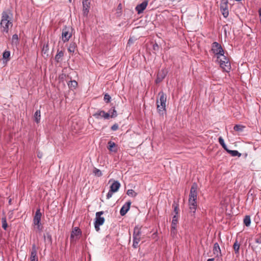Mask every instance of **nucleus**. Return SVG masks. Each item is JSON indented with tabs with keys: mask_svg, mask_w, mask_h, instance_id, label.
<instances>
[{
	"mask_svg": "<svg viewBox=\"0 0 261 261\" xmlns=\"http://www.w3.org/2000/svg\"><path fill=\"white\" fill-rule=\"evenodd\" d=\"M189 197L188 218L193 220L195 218L196 212V182L193 184Z\"/></svg>",
	"mask_w": 261,
	"mask_h": 261,
	"instance_id": "nucleus-1",
	"label": "nucleus"
},
{
	"mask_svg": "<svg viewBox=\"0 0 261 261\" xmlns=\"http://www.w3.org/2000/svg\"><path fill=\"white\" fill-rule=\"evenodd\" d=\"M13 14L9 10L4 11L2 14V18L0 25L2 28V32L8 34L9 31V27L13 25Z\"/></svg>",
	"mask_w": 261,
	"mask_h": 261,
	"instance_id": "nucleus-2",
	"label": "nucleus"
},
{
	"mask_svg": "<svg viewBox=\"0 0 261 261\" xmlns=\"http://www.w3.org/2000/svg\"><path fill=\"white\" fill-rule=\"evenodd\" d=\"M159 99H156L157 111L160 116H164L166 114V102L167 96L163 91H161L158 93Z\"/></svg>",
	"mask_w": 261,
	"mask_h": 261,
	"instance_id": "nucleus-3",
	"label": "nucleus"
},
{
	"mask_svg": "<svg viewBox=\"0 0 261 261\" xmlns=\"http://www.w3.org/2000/svg\"><path fill=\"white\" fill-rule=\"evenodd\" d=\"M104 214L103 211H100L96 213L95 221L94 223V227L96 231H99L100 230V226L103 224L105 221L104 217H101Z\"/></svg>",
	"mask_w": 261,
	"mask_h": 261,
	"instance_id": "nucleus-4",
	"label": "nucleus"
},
{
	"mask_svg": "<svg viewBox=\"0 0 261 261\" xmlns=\"http://www.w3.org/2000/svg\"><path fill=\"white\" fill-rule=\"evenodd\" d=\"M73 29L70 26L65 25L62 31V38L65 43L69 41L72 36Z\"/></svg>",
	"mask_w": 261,
	"mask_h": 261,
	"instance_id": "nucleus-5",
	"label": "nucleus"
},
{
	"mask_svg": "<svg viewBox=\"0 0 261 261\" xmlns=\"http://www.w3.org/2000/svg\"><path fill=\"white\" fill-rule=\"evenodd\" d=\"M211 50L213 53L217 56L218 60L224 54L222 46L217 42H214L212 43Z\"/></svg>",
	"mask_w": 261,
	"mask_h": 261,
	"instance_id": "nucleus-6",
	"label": "nucleus"
},
{
	"mask_svg": "<svg viewBox=\"0 0 261 261\" xmlns=\"http://www.w3.org/2000/svg\"><path fill=\"white\" fill-rule=\"evenodd\" d=\"M222 59H220L219 63L220 67L226 72H228L231 69L230 63L229 59L224 55L221 56Z\"/></svg>",
	"mask_w": 261,
	"mask_h": 261,
	"instance_id": "nucleus-7",
	"label": "nucleus"
},
{
	"mask_svg": "<svg viewBox=\"0 0 261 261\" xmlns=\"http://www.w3.org/2000/svg\"><path fill=\"white\" fill-rule=\"evenodd\" d=\"M227 0H221L220 9L224 17L227 18L229 15Z\"/></svg>",
	"mask_w": 261,
	"mask_h": 261,
	"instance_id": "nucleus-8",
	"label": "nucleus"
},
{
	"mask_svg": "<svg viewBox=\"0 0 261 261\" xmlns=\"http://www.w3.org/2000/svg\"><path fill=\"white\" fill-rule=\"evenodd\" d=\"M168 71L166 68H164L161 70H159L157 74L156 79L155 80V84H158L162 82L168 74Z\"/></svg>",
	"mask_w": 261,
	"mask_h": 261,
	"instance_id": "nucleus-9",
	"label": "nucleus"
},
{
	"mask_svg": "<svg viewBox=\"0 0 261 261\" xmlns=\"http://www.w3.org/2000/svg\"><path fill=\"white\" fill-rule=\"evenodd\" d=\"M179 216H174L172 218V220L171 225V234L173 236L176 234L177 233V224L178 222Z\"/></svg>",
	"mask_w": 261,
	"mask_h": 261,
	"instance_id": "nucleus-10",
	"label": "nucleus"
},
{
	"mask_svg": "<svg viewBox=\"0 0 261 261\" xmlns=\"http://www.w3.org/2000/svg\"><path fill=\"white\" fill-rule=\"evenodd\" d=\"M148 0L144 1L142 3L138 5L136 8L135 10L137 12L138 14H140L143 12V11L146 9V7L148 5Z\"/></svg>",
	"mask_w": 261,
	"mask_h": 261,
	"instance_id": "nucleus-11",
	"label": "nucleus"
},
{
	"mask_svg": "<svg viewBox=\"0 0 261 261\" xmlns=\"http://www.w3.org/2000/svg\"><path fill=\"white\" fill-rule=\"evenodd\" d=\"M82 233V232L81 230L78 227H74L71 232L70 239L72 240L74 239V237H76V238L75 240H78L79 238L77 237L81 236Z\"/></svg>",
	"mask_w": 261,
	"mask_h": 261,
	"instance_id": "nucleus-12",
	"label": "nucleus"
},
{
	"mask_svg": "<svg viewBox=\"0 0 261 261\" xmlns=\"http://www.w3.org/2000/svg\"><path fill=\"white\" fill-rule=\"evenodd\" d=\"M131 203H132V202L130 201H127L121 207V208L120 210V214L121 216H124L127 213V212L129 211V210L130 208Z\"/></svg>",
	"mask_w": 261,
	"mask_h": 261,
	"instance_id": "nucleus-13",
	"label": "nucleus"
},
{
	"mask_svg": "<svg viewBox=\"0 0 261 261\" xmlns=\"http://www.w3.org/2000/svg\"><path fill=\"white\" fill-rule=\"evenodd\" d=\"M100 113H102V117L105 119H109L111 117L110 112H105L103 110H98L96 113H94L93 116L96 119L100 118Z\"/></svg>",
	"mask_w": 261,
	"mask_h": 261,
	"instance_id": "nucleus-14",
	"label": "nucleus"
},
{
	"mask_svg": "<svg viewBox=\"0 0 261 261\" xmlns=\"http://www.w3.org/2000/svg\"><path fill=\"white\" fill-rule=\"evenodd\" d=\"M42 217V213L40 212V208H38L36 211L35 216L33 218L34 224H38L39 222H41V218Z\"/></svg>",
	"mask_w": 261,
	"mask_h": 261,
	"instance_id": "nucleus-15",
	"label": "nucleus"
},
{
	"mask_svg": "<svg viewBox=\"0 0 261 261\" xmlns=\"http://www.w3.org/2000/svg\"><path fill=\"white\" fill-rule=\"evenodd\" d=\"M30 259L31 261L38 260V258L37 255V248L35 244L32 245Z\"/></svg>",
	"mask_w": 261,
	"mask_h": 261,
	"instance_id": "nucleus-16",
	"label": "nucleus"
},
{
	"mask_svg": "<svg viewBox=\"0 0 261 261\" xmlns=\"http://www.w3.org/2000/svg\"><path fill=\"white\" fill-rule=\"evenodd\" d=\"M120 187V182L116 180L114 181V182L110 186V190H111V191L115 193L118 191Z\"/></svg>",
	"mask_w": 261,
	"mask_h": 261,
	"instance_id": "nucleus-17",
	"label": "nucleus"
},
{
	"mask_svg": "<svg viewBox=\"0 0 261 261\" xmlns=\"http://www.w3.org/2000/svg\"><path fill=\"white\" fill-rule=\"evenodd\" d=\"M213 252L217 256H221V249L218 243H215L214 245Z\"/></svg>",
	"mask_w": 261,
	"mask_h": 261,
	"instance_id": "nucleus-18",
	"label": "nucleus"
},
{
	"mask_svg": "<svg viewBox=\"0 0 261 261\" xmlns=\"http://www.w3.org/2000/svg\"><path fill=\"white\" fill-rule=\"evenodd\" d=\"M70 79V81L67 83L68 86L70 90H74L77 88L78 83L75 80H71V77Z\"/></svg>",
	"mask_w": 261,
	"mask_h": 261,
	"instance_id": "nucleus-19",
	"label": "nucleus"
},
{
	"mask_svg": "<svg viewBox=\"0 0 261 261\" xmlns=\"http://www.w3.org/2000/svg\"><path fill=\"white\" fill-rule=\"evenodd\" d=\"M108 149L112 152H117V148L116 147V144L111 141H110L108 142Z\"/></svg>",
	"mask_w": 261,
	"mask_h": 261,
	"instance_id": "nucleus-20",
	"label": "nucleus"
},
{
	"mask_svg": "<svg viewBox=\"0 0 261 261\" xmlns=\"http://www.w3.org/2000/svg\"><path fill=\"white\" fill-rule=\"evenodd\" d=\"M11 44L12 46H15V47H17V46L19 45V41L17 34H15L12 36Z\"/></svg>",
	"mask_w": 261,
	"mask_h": 261,
	"instance_id": "nucleus-21",
	"label": "nucleus"
},
{
	"mask_svg": "<svg viewBox=\"0 0 261 261\" xmlns=\"http://www.w3.org/2000/svg\"><path fill=\"white\" fill-rule=\"evenodd\" d=\"M64 56V51L58 49L57 54L55 56V60L57 63H59L62 60V58Z\"/></svg>",
	"mask_w": 261,
	"mask_h": 261,
	"instance_id": "nucleus-22",
	"label": "nucleus"
},
{
	"mask_svg": "<svg viewBox=\"0 0 261 261\" xmlns=\"http://www.w3.org/2000/svg\"><path fill=\"white\" fill-rule=\"evenodd\" d=\"M142 226H136L134 228V232L133 234V236L139 237H141V229Z\"/></svg>",
	"mask_w": 261,
	"mask_h": 261,
	"instance_id": "nucleus-23",
	"label": "nucleus"
},
{
	"mask_svg": "<svg viewBox=\"0 0 261 261\" xmlns=\"http://www.w3.org/2000/svg\"><path fill=\"white\" fill-rule=\"evenodd\" d=\"M141 240V237L133 236V247L135 249H136L138 247V244Z\"/></svg>",
	"mask_w": 261,
	"mask_h": 261,
	"instance_id": "nucleus-24",
	"label": "nucleus"
},
{
	"mask_svg": "<svg viewBox=\"0 0 261 261\" xmlns=\"http://www.w3.org/2000/svg\"><path fill=\"white\" fill-rule=\"evenodd\" d=\"M226 151L227 153L230 154L232 156H238L239 157H240L242 155L241 153H240L238 150H230L228 148L227 150Z\"/></svg>",
	"mask_w": 261,
	"mask_h": 261,
	"instance_id": "nucleus-25",
	"label": "nucleus"
},
{
	"mask_svg": "<svg viewBox=\"0 0 261 261\" xmlns=\"http://www.w3.org/2000/svg\"><path fill=\"white\" fill-rule=\"evenodd\" d=\"M172 206L174 208V212L175 214L174 216H179V208L178 204L175 201H174Z\"/></svg>",
	"mask_w": 261,
	"mask_h": 261,
	"instance_id": "nucleus-26",
	"label": "nucleus"
},
{
	"mask_svg": "<svg viewBox=\"0 0 261 261\" xmlns=\"http://www.w3.org/2000/svg\"><path fill=\"white\" fill-rule=\"evenodd\" d=\"M77 47V45L75 42H72L70 43L69 46L68 48V51L69 53H73L75 51V48Z\"/></svg>",
	"mask_w": 261,
	"mask_h": 261,
	"instance_id": "nucleus-27",
	"label": "nucleus"
},
{
	"mask_svg": "<svg viewBox=\"0 0 261 261\" xmlns=\"http://www.w3.org/2000/svg\"><path fill=\"white\" fill-rule=\"evenodd\" d=\"M40 110H37L34 115V120L37 123H38L40 122L41 115H40Z\"/></svg>",
	"mask_w": 261,
	"mask_h": 261,
	"instance_id": "nucleus-28",
	"label": "nucleus"
},
{
	"mask_svg": "<svg viewBox=\"0 0 261 261\" xmlns=\"http://www.w3.org/2000/svg\"><path fill=\"white\" fill-rule=\"evenodd\" d=\"M3 59L6 60V62L10 60V51L8 50H5L3 54Z\"/></svg>",
	"mask_w": 261,
	"mask_h": 261,
	"instance_id": "nucleus-29",
	"label": "nucleus"
},
{
	"mask_svg": "<svg viewBox=\"0 0 261 261\" xmlns=\"http://www.w3.org/2000/svg\"><path fill=\"white\" fill-rule=\"evenodd\" d=\"M244 224L245 226L248 227L251 224V219L249 215H246L245 216L243 220Z\"/></svg>",
	"mask_w": 261,
	"mask_h": 261,
	"instance_id": "nucleus-30",
	"label": "nucleus"
},
{
	"mask_svg": "<svg viewBox=\"0 0 261 261\" xmlns=\"http://www.w3.org/2000/svg\"><path fill=\"white\" fill-rule=\"evenodd\" d=\"M218 142L225 150H227L228 148L224 142V139L222 137H219Z\"/></svg>",
	"mask_w": 261,
	"mask_h": 261,
	"instance_id": "nucleus-31",
	"label": "nucleus"
},
{
	"mask_svg": "<svg viewBox=\"0 0 261 261\" xmlns=\"http://www.w3.org/2000/svg\"><path fill=\"white\" fill-rule=\"evenodd\" d=\"M240 246V244H239L238 241L236 240L233 245V248L236 254L239 253Z\"/></svg>",
	"mask_w": 261,
	"mask_h": 261,
	"instance_id": "nucleus-32",
	"label": "nucleus"
},
{
	"mask_svg": "<svg viewBox=\"0 0 261 261\" xmlns=\"http://www.w3.org/2000/svg\"><path fill=\"white\" fill-rule=\"evenodd\" d=\"M45 241L47 240L48 243L52 244L51 235L49 232H46V234L44 236Z\"/></svg>",
	"mask_w": 261,
	"mask_h": 261,
	"instance_id": "nucleus-33",
	"label": "nucleus"
},
{
	"mask_svg": "<svg viewBox=\"0 0 261 261\" xmlns=\"http://www.w3.org/2000/svg\"><path fill=\"white\" fill-rule=\"evenodd\" d=\"M109 112L111 114V118H115L117 116V112L115 109V107H113L112 109L109 110Z\"/></svg>",
	"mask_w": 261,
	"mask_h": 261,
	"instance_id": "nucleus-34",
	"label": "nucleus"
},
{
	"mask_svg": "<svg viewBox=\"0 0 261 261\" xmlns=\"http://www.w3.org/2000/svg\"><path fill=\"white\" fill-rule=\"evenodd\" d=\"M126 194L132 197H135L138 195L133 189H129L127 191Z\"/></svg>",
	"mask_w": 261,
	"mask_h": 261,
	"instance_id": "nucleus-35",
	"label": "nucleus"
},
{
	"mask_svg": "<svg viewBox=\"0 0 261 261\" xmlns=\"http://www.w3.org/2000/svg\"><path fill=\"white\" fill-rule=\"evenodd\" d=\"M93 173L98 177H100L102 176V174L101 171L96 168H94L93 171Z\"/></svg>",
	"mask_w": 261,
	"mask_h": 261,
	"instance_id": "nucleus-36",
	"label": "nucleus"
},
{
	"mask_svg": "<svg viewBox=\"0 0 261 261\" xmlns=\"http://www.w3.org/2000/svg\"><path fill=\"white\" fill-rule=\"evenodd\" d=\"M2 227L4 230H7L8 224L5 217L2 218Z\"/></svg>",
	"mask_w": 261,
	"mask_h": 261,
	"instance_id": "nucleus-37",
	"label": "nucleus"
},
{
	"mask_svg": "<svg viewBox=\"0 0 261 261\" xmlns=\"http://www.w3.org/2000/svg\"><path fill=\"white\" fill-rule=\"evenodd\" d=\"M49 49L48 44L47 43L46 44H44L42 48V53L44 54L47 53Z\"/></svg>",
	"mask_w": 261,
	"mask_h": 261,
	"instance_id": "nucleus-38",
	"label": "nucleus"
},
{
	"mask_svg": "<svg viewBox=\"0 0 261 261\" xmlns=\"http://www.w3.org/2000/svg\"><path fill=\"white\" fill-rule=\"evenodd\" d=\"M244 128V126L241 125L237 124V125H234V126L233 127V129L237 132H242V131H243Z\"/></svg>",
	"mask_w": 261,
	"mask_h": 261,
	"instance_id": "nucleus-39",
	"label": "nucleus"
},
{
	"mask_svg": "<svg viewBox=\"0 0 261 261\" xmlns=\"http://www.w3.org/2000/svg\"><path fill=\"white\" fill-rule=\"evenodd\" d=\"M83 7L90 8V1L89 0H83Z\"/></svg>",
	"mask_w": 261,
	"mask_h": 261,
	"instance_id": "nucleus-40",
	"label": "nucleus"
},
{
	"mask_svg": "<svg viewBox=\"0 0 261 261\" xmlns=\"http://www.w3.org/2000/svg\"><path fill=\"white\" fill-rule=\"evenodd\" d=\"M90 8L83 7V14L84 16H87L89 12Z\"/></svg>",
	"mask_w": 261,
	"mask_h": 261,
	"instance_id": "nucleus-41",
	"label": "nucleus"
},
{
	"mask_svg": "<svg viewBox=\"0 0 261 261\" xmlns=\"http://www.w3.org/2000/svg\"><path fill=\"white\" fill-rule=\"evenodd\" d=\"M111 98V97L109 94H108V93L105 94L103 99L106 103L110 102Z\"/></svg>",
	"mask_w": 261,
	"mask_h": 261,
	"instance_id": "nucleus-42",
	"label": "nucleus"
},
{
	"mask_svg": "<svg viewBox=\"0 0 261 261\" xmlns=\"http://www.w3.org/2000/svg\"><path fill=\"white\" fill-rule=\"evenodd\" d=\"M118 128H119V126H118V124L117 123H115L111 127V130H113V131H116Z\"/></svg>",
	"mask_w": 261,
	"mask_h": 261,
	"instance_id": "nucleus-43",
	"label": "nucleus"
},
{
	"mask_svg": "<svg viewBox=\"0 0 261 261\" xmlns=\"http://www.w3.org/2000/svg\"><path fill=\"white\" fill-rule=\"evenodd\" d=\"M34 225L37 226V228L39 231H41L42 230L43 226L42 225L41 222H39V223L38 224H34Z\"/></svg>",
	"mask_w": 261,
	"mask_h": 261,
	"instance_id": "nucleus-44",
	"label": "nucleus"
},
{
	"mask_svg": "<svg viewBox=\"0 0 261 261\" xmlns=\"http://www.w3.org/2000/svg\"><path fill=\"white\" fill-rule=\"evenodd\" d=\"M114 193V192H112L110 190L107 194V199H110L112 196V195Z\"/></svg>",
	"mask_w": 261,
	"mask_h": 261,
	"instance_id": "nucleus-45",
	"label": "nucleus"
},
{
	"mask_svg": "<svg viewBox=\"0 0 261 261\" xmlns=\"http://www.w3.org/2000/svg\"><path fill=\"white\" fill-rule=\"evenodd\" d=\"M159 45L156 43H155L153 45V49L155 51H158L159 49Z\"/></svg>",
	"mask_w": 261,
	"mask_h": 261,
	"instance_id": "nucleus-46",
	"label": "nucleus"
},
{
	"mask_svg": "<svg viewBox=\"0 0 261 261\" xmlns=\"http://www.w3.org/2000/svg\"><path fill=\"white\" fill-rule=\"evenodd\" d=\"M255 241L256 243L261 244V240L259 239H255Z\"/></svg>",
	"mask_w": 261,
	"mask_h": 261,
	"instance_id": "nucleus-47",
	"label": "nucleus"
},
{
	"mask_svg": "<svg viewBox=\"0 0 261 261\" xmlns=\"http://www.w3.org/2000/svg\"><path fill=\"white\" fill-rule=\"evenodd\" d=\"M37 156H38V158H40H40H42V153H40V152H39L38 153Z\"/></svg>",
	"mask_w": 261,
	"mask_h": 261,
	"instance_id": "nucleus-48",
	"label": "nucleus"
},
{
	"mask_svg": "<svg viewBox=\"0 0 261 261\" xmlns=\"http://www.w3.org/2000/svg\"><path fill=\"white\" fill-rule=\"evenodd\" d=\"M259 17H260V19L261 18V8L259 10Z\"/></svg>",
	"mask_w": 261,
	"mask_h": 261,
	"instance_id": "nucleus-49",
	"label": "nucleus"
},
{
	"mask_svg": "<svg viewBox=\"0 0 261 261\" xmlns=\"http://www.w3.org/2000/svg\"><path fill=\"white\" fill-rule=\"evenodd\" d=\"M214 258H208L207 261H214Z\"/></svg>",
	"mask_w": 261,
	"mask_h": 261,
	"instance_id": "nucleus-50",
	"label": "nucleus"
},
{
	"mask_svg": "<svg viewBox=\"0 0 261 261\" xmlns=\"http://www.w3.org/2000/svg\"><path fill=\"white\" fill-rule=\"evenodd\" d=\"M11 201H12L11 199H9V204H11Z\"/></svg>",
	"mask_w": 261,
	"mask_h": 261,
	"instance_id": "nucleus-51",
	"label": "nucleus"
},
{
	"mask_svg": "<svg viewBox=\"0 0 261 261\" xmlns=\"http://www.w3.org/2000/svg\"><path fill=\"white\" fill-rule=\"evenodd\" d=\"M102 113H100V118L102 117Z\"/></svg>",
	"mask_w": 261,
	"mask_h": 261,
	"instance_id": "nucleus-52",
	"label": "nucleus"
},
{
	"mask_svg": "<svg viewBox=\"0 0 261 261\" xmlns=\"http://www.w3.org/2000/svg\"><path fill=\"white\" fill-rule=\"evenodd\" d=\"M69 2L71 3V0H69Z\"/></svg>",
	"mask_w": 261,
	"mask_h": 261,
	"instance_id": "nucleus-53",
	"label": "nucleus"
}]
</instances>
